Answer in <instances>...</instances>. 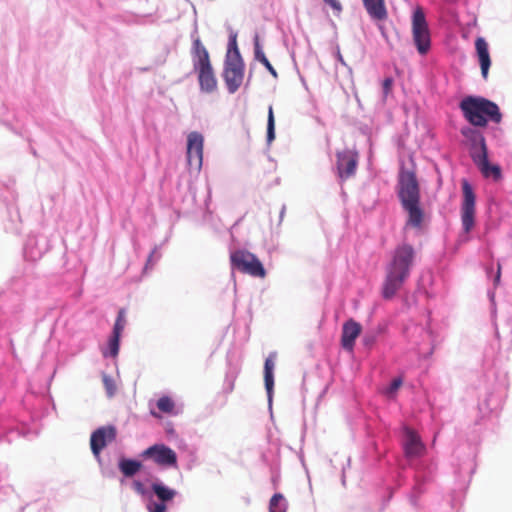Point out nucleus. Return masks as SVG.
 I'll use <instances>...</instances> for the list:
<instances>
[{
	"label": "nucleus",
	"mask_w": 512,
	"mask_h": 512,
	"mask_svg": "<svg viewBox=\"0 0 512 512\" xmlns=\"http://www.w3.org/2000/svg\"><path fill=\"white\" fill-rule=\"evenodd\" d=\"M416 258V251L411 244L401 243L392 253L391 261L386 267V276L382 285L384 299L393 298L409 278Z\"/></svg>",
	"instance_id": "1"
},
{
	"label": "nucleus",
	"mask_w": 512,
	"mask_h": 512,
	"mask_svg": "<svg viewBox=\"0 0 512 512\" xmlns=\"http://www.w3.org/2000/svg\"><path fill=\"white\" fill-rule=\"evenodd\" d=\"M464 118L473 126L485 127L489 121L499 124L502 114L498 105L486 98L467 96L459 104Z\"/></svg>",
	"instance_id": "2"
},
{
	"label": "nucleus",
	"mask_w": 512,
	"mask_h": 512,
	"mask_svg": "<svg viewBox=\"0 0 512 512\" xmlns=\"http://www.w3.org/2000/svg\"><path fill=\"white\" fill-rule=\"evenodd\" d=\"M230 261L232 266L241 273L261 279L266 277V270L261 261L255 254L247 250L239 249L232 252Z\"/></svg>",
	"instance_id": "3"
},
{
	"label": "nucleus",
	"mask_w": 512,
	"mask_h": 512,
	"mask_svg": "<svg viewBox=\"0 0 512 512\" xmlns=\"http://www.w3.org/2000/svg\"><path fill=\"white\" fill-rule=\"evenodd\" d=\"M412 37L417 51L425 55L431 47V36L424 11L417 7L412 15Z\"/></svg>",
	"instance_id": "4"
},
{
	"label": "nucleus",
	"mask_w": 512,
	"mask_h": 512,
	"mask_svg": "<svg viewBox=\"0 0 512 512\" xmlns=\"http://www.w3.org/2000/svg\"><path fill=\"white\" fill-rule=\"evenodd\" d=\"M244 73L245 65L241 56L234 53L229 60H225L222 76L230 94H234L241 87Z\"/></svg>",
	"instance_id": "5"
},
{
	"label": "nucleus",
	"mask_w": 512,
	"mask_h": 512,
	"mask_svg": "<svg viewBox=\"0 0 512 512\" xmlns=\"http://www.w3.org/2000/svg\"><path fill=\"white\" fill-rule=\"evenodd\" d=\"M398 186V197L402 206L409 204H420L419 184L413 172H402L399 176Z\"/></svg>",
	"instance_id": "6"
},
{
	"label": "nucleus",
	"mask_w": 512,
	"mask_h": 512,
	"mask_svg": "<svg viewBox=\"0 0 512 512\" xmlns=\"http://www.w3.org/2000/svg\"><path fill=\"white\" fill-rule=\"evenodd\" d=\"M462 191L461 221L464 231L469 233L475 223V194L467 180H463L462 182Z\"/></svg>",
	"instance_id": "7"
},
{
	"label": "nucleus",
	"mask_w": 512,
	"mask_h": 512,
	"mask_svg": "<svg viewBox=\"0 0 512 512\" xmlns=\"http://www.w3.org/2000/svg\"><path fill=\"white\" fill-rule=\"evenodd\" d=\"M204 138L199 132L193 131L187 136V163L188 166L200 171L203 163Z\"/></svg>",
	"instance_id": "8"
},
{
	"label": "nucleus",
	"mask_w": 512,
	"mask_h": 512,
	"mask_svg": "<svg viewBox=\"0 0 512 512\" xmlns=\"http://www.w3.org/2000/svg\"><path fill=\"white\" fill-rule=\"evenodd\" d=\"M336 157V168L339 177L342 180H346L353 176L356 172L358 164L357 152L350 149H345L343 151L337 152Z\"/></svg>",
	"instance_id": "9"
},
{
	"label": "nucleus",
	"mask_w": 512,
	"mask_h": 512,
	"mask_svg": "<svg viewBox=\"0 0 512 512\" xmlns=\"http://www.w3.org/2000/svg\"><path fill=\"white\" fill-rule=\"evenodd\" d=\"M117 431L112 425L96 429L90 437L91 451L95 457H99L101 451L116 439Z\"/></svg>",
	"instance_id": "10"
},
{
	"label": "nucleus",
	"mask_w": 512,
	"mask_h": 512,
	"mask_svg": "<svg viewBox=\"0 0 512 512\" xmlns=\"http://www.w3.org/2000/svg\"><path fill=\"white\" fill-rule=\"evenodd\" d=\"M144 458H151L161 466H175L177 464L176 453L164 444H155L143 451Z\"/></svg>",
	"instance_id": "11"
},
{
	"label": "nucleus",
	"mask_w": 512,
	"mask_h": 512,
	"mask_svg": "<svg viewBox=\"0 0 512 512\" xmlns=\"http://www.w3.org/2000/svg\"><path fill=\"white\" fill-rule=\"evenodd\" d=\"M461 134L465 138L466 144L469 146V153L474 161V156H481L487 153V146L483 134L474 128L465 127L461 130Z\"/></svg>",
	"instance_id": "12"
},
{
	"label": "nucleus",
	"mask_w": 512,
	"mask_h": 512,
	"mask_svg": "<svg viewBox=\"0 0 512 512\" xmlns=\"http://www.w3.org/2000/svg\"><path fill=\"white\" fill-rule=\"evenodd\" d=\"M362 331L361 325L353 319L347 320L342 327L341 344L347 351H352L355 345V340L358 338Z\"/></svg>",
	"instance_id": "13"
},
{
	"label": "nucleus",
	"mask_w": 512,
	"mask_h": 512,
	"mask_svg": "<svg viewBox=\"0 0 512 512\" xmlns=\"http://www.w3.org/2000/svg\"><path fill=\"white\" fill-rule=\"evenodd\" d=\"M404 450L407 457H420L425 452L420 437L410 428H405Z\"/></svg>",
	"instance_id": "14"
},
{
	"label": "nucleus",
	"mask_w": 512,
	"mask_h": 512,
	"mask_svg": "<svg viewBox=\"0 0 512 512\" xmlns=\"http://www.w3.org/2000/svg\"><path fill=\"white\" fill-rule=\"evenodd\" d=\"M198 72V81L202 91L211 93L217 88V80L211 63L194 67Z\"/></svg>",
	"instance_id": "15"
},
{
	"label": "nucleus",
	"mask_w": 512,
	"mask_h": 512,
	"mask_svg": "<svg viewBox=\"0 0 512 512\" xmlns=\"http://www.w3.org/2000/svg\"><path fill=\"white\" fill-rule=\"evenodd\" d=\"M473 162L479 168L484 177H492L495 181L501 179V168L499 165L490 164L488 160V152L483 153L481 156H474Z\"/></svg>",
	"instance_id": "16"
},
{
	"label": "nucleus",
	"mask_w": 512,
	"mask_h": 512,
	"mask_svg": "<svg viewBox=\"0 0 512 512\" xmlns=\"http://www.w3.org/2000/svg\"><path fill=\"white\" fill-rule=\"evenodd\" d=\"M475 49L480 63L481 74L484 79H487L488 71L491 65V59L488 43L483 37H478L475 40Z\"/></svg>",
	"instance_id": "17"
},
{
	"label": "nucleus",
	"mask_w": 512,
	"mask_h": 512,
	"mask_svg": "<svg viewBox=\"0 0 512 512\" xmlns=\"http://www.w3.org/2000/svg\"><path fill=\"white\" fill-rule=\"evenodd\" d=\"M363 5L369 16L378 21H383L387 18L388 13L384 0H362Z\"/></svg>",
	"instance_id": "18"
},
{
	"label": "nucleus",
	"mask_w": 512,
	"mask_h": 512,
	"mask_svg": "<svg viewBox=\"0 0 512 512\" xmlns=\"http://www.w3.org/2000/svg\"><path fill=\"white\" fill-rule=\"evenodd\" d=\"M402 207L408 213L406 226L420 228L424 220V212L421 209L420 204H409Z\"/></svg>",
	"instance_id": "19"
},
{
	"label": "nucleus",
	"mask_w": 512,
	"mask_h": 512,
	"mask_svg": "<svg viewBox=\"0 0 512 512\" xmlns=\"http://www.w3.org/2000/svg\"><path fill=\"white\" fill-rule=\"evenodd\" d=\"M276 356V352L270 353V355L266 358L264 363V382L269 397L271 396L274 387L273 370L275 366L274 360Z\"/></svg>",
	"instance_id": "20"
},
{
	"label": "nucleus",
	"mask_w": 512,
	"mask_h": 512,
	"mask_svg": "<svg viewBox=\"0 0 512 512\" xmlns=\"http://www.w3.org/2000/svg\"><path fill=\"white\" fill-rule=\"evenodd\" d=\"M254 54H255V59L257 61H259L261 64H263L274 78H277L278 77L277 71L274 69V67L271 65V63L265 56V53L263 52L262 47L259 42V37L257 35L255 36V39H254Z\"/></svg>",
	"instance_id": "21"
},
{
	"label": "nucleus",
	"mask_w": 512,
	"mask_h": 512,
	"mask_svg": "<svg viewBox=\"0 0 512 512\" xmlns=\"http://www.w3.org/2000/svg\"><path fill=\"white\" fill-rule=\"evenodd\" d=\"M194 54L196 60L194 61V67L201 65L210 64V57L207 49L203 46L199 39H196L193 43Z\"/></svg>",
	"instance_id": "22"
},
{
	"label": "nucleus",
	"mask_w": 512,
	"mask_h": 512,
	"mask_svg": "<svg viewBox=\"0 0 512 512\" xmlns=\"http://www.w3.org/2000/svg\"><path fill=\"white\" fill-rule=\"evenodd\" d=\"M142 464L132 459H121L119 461V469L126 477H132L140 471Z\"/></svg>",
	"instance_id": "23"
},
{
	"label": "nucleus",
	"mask_w": 512,
	"mask_h": 512,
	"mask_svg": "<svg viewBox=\"0 0 512 512\" xmlns=\"http://www.w3.org/2000/svg\"><path fill=\"white\" fill-rule=\"evenodd\" d=\"M152 490L162 502L170 501L176 495L175 490L158 483L152 485Z\"/></svg>",
	"instance_id": "24"
},
{
	"label": "nucleus",
	"mask_w": 512,
	"mask_h": 512,
	"mask_svg": "<svg viewBox=\"0 0 512 512\" xmlns=\"http://www.w3.org/2000/svg\"><path fill=\"white\" fill-rule=\"evenodd\" d=\"M269 512H287V503L281 493H276L271 497Z\"/></svg>",
	"instance_id": "25"
},
{
	"label": "nucleus",
	"mask_w": 512,
	"mask_h": 512,
	"mask_svg": "<svg viewBox=\"0 0 512 512\" xmlns=\"http://www.w3.org/2000/svg\"><path fill=\"white\" fill-rule=\"evenodd\" d=\"M157 408L166 414H172L175 410V403L169 396H162L157 400Z\"/></svg>",
	"instance_id": "26"
},
{
	"label": "nucleus",
	"mask_w": 512,
	"mask_h": 512,
	"mask_svg": "<svg viewBox=\"0 0 512 512\" xmlns=\"http://www.w3.org/2000/svg\"><path fill=\"white\" fill-rule=\"evenodd\" d=\"M126 322L127 321H126V317H125V310L124 309H120L119 312H118V315H117L114 327H113L112 334L121 337V334H122V332H123V330H124V328L126 326Z\"/></svg>",
	"instance_id": "27"
},
{
	"label": "nucleus",
	"mask_w": 512,
	"mask_h": 512,
	"mask_svg": "<svg viewBox=\"0 0 512 512\" xmlns=\"http://www.w3.org/2000/svg\"><path fill=\"white\" fill-rule=\"evenodd\" d=\"M275 138V120L272 106L268 109V121H267V140L268 142L273 141Z\"/></svg>",
	"instance_id": "28"
},
{
	"label": "nucleus",
	"mask_w": 512,
	"mask_h": 512,
	"mask_svg": "<svg viewBox=\"0 0 512 512\" xmlns=\"http://www.w3.org/2000/svg\"><path fill=\"white\" fill-rule=\"evenodd\" d=\"M120 346V336L112 334L108 342L109 352L108 355L111 357H116L119 353ZM104 356H107V353L104 352Z\"/></svg>",
	"instance_id": "29"
},
{
	"label": "nucleus",
	"mask_w": 512,
	"mask_h": 512,
	"mask_svg": "<svg viewBox=\"0 0 512 512\" xmlns=\"http://www.w3.org/2000/svg\"><path fill=\"white\" fill-rule=\"evenodd\" d=\"M236 53L238 56H241L240 51L237 46L236 35L232 36L229 41L228 51L226 54L225 60H229V57Z\"/></svg>",
	"instance_id": "30"
},
{
	"label": "nucleus",
	"mask_w": 512,
	"mask_h": 512,
	"mask_svg": "<svg viewBox=\"0 0 512 512\" xmlns=\"http://www.w3.org/2000/svg\"><path fill=\"white\" fill-rule=\"evenodd\" d=\"M392 86H393V79L391 77H387L383 80L382 87H383L384 98H386L388 96V94L392 91Z\"/></svg>",
	"instance_id": "31"
},
{
	"label": "nucleus",
	"mask_w": 512,
	"mask_h": 512,
	"mask_svg": "<svg viewBox=\"0 0 512 512\" xmlns=\"http://www.w3.org/2000/svg\"><path fill=\"white\" fill-rule=\"evenodd\" d=\"M149 512H165L166 505L164 503H150L147 505Z\"/></svg>",
	"instance_id": "32"
},
{
	"label": "nucleus",
	"mask_w": 512,
	"mask_h": 512,
	"mask_svg": "<svg viewBox=\"0 0 512 512\" xmlns=\"http://www.w3.org/2000/svg\"><path fill=\"white\" fill-rule=\"evenodd\" d=\"M327 5H329L336 13H340L342 11V5L339 0H323Z\"/></svg>",
	"instance_id": "33"
},
{
	"label": "nucleus",
	"mask_w": 512,
	"mask_h": 512,
	"mask_svg": "<svg viewBox=\"0 0 512 512\" xmlns=\"http://www.w3.org/2000/svg\"><path fill=\"white\" fill-rule=\"evenodd\" d=\"M401 385H402V380L400 378L394 379L390 384L388 393L396 392L400 388Z\"/></svg>",
	"instance_id": "34"
},
{
	"label": "nucleus",
	"mask_w": 512,
	"mask_h": 512,
	"mask_svg": "<svg viewBox=\"0 0 512 512\" xmlns=\"http://www.w3.org/2000/svg\"><path fill=\"white\" fill-rule=\"evenodd\" d=\"M104 383L106 385V388L109 392L110 395H113V391H114V386H113V383L112 381L108 378V377H104Z\"/></svg>",
	"instance_id": "35"
},
{
	"label": "nucleus",
	"mask_w": 512,
	"mask_h": 512,
	"mask_svg": "<svg viewBox=\"0 0 512 512\" xmlns=\"http://www.w3.org/2000/svg\"><path fill=\"white\" fill-rule=\"evenodd\" d=\"M500 277H501V265L498 264L497 273H496V276H495V279H494L495 285H497L499 283Z\"/></svg>",
	"instance_id": "36"
},
{
	"label": "nucleus",
	"mask_w": 512,
	"mask_h": 512,
	"mask_svg": "<svg viewBox=\"0 0 512 512\" xmlns=\"http://www.w3.org/2000/svg\"><path fill=\"white\" fill-rule=\"evenodd\" d=\"M135 489L139 492V493H143V485L140 483V482H135Z\"/></svg>",
	"instance_id": "37"
},
{
	"label": "nucleus",
	"mask_w": 512,
	"mask_h": 512,
	"mask_svg": "<svg viewBox=\"0 0 512 512\" xmlns=\"http://www.w3.org/2000/svg\"><path fill=\"white\" fill-rule=\"evenodd\" d=\"M151 414L154 416V417H159V415L157 413H155L154 411L151 412Z\"/></svg>",
	"instance_id": "38"
}]
</instances>
